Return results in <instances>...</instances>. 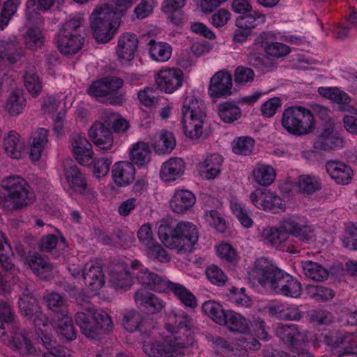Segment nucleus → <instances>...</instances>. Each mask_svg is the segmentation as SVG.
<instances>
[{"mask_svg": "<svg viewBox=\"0 0 357 357\" xmlns=\"http://www.w3.org/2000/svg\"><path fill=\"white\" fill-rule=\"evenodd\" d=\"M249 279L254 284L269 287L276 294L298 298L301 294V284L295 278L264 257L255 261Z\"/></svg>", "mask_w": 357, "mask_h": 357, "instance_id": "f257e3e1", "label": "nucleus"}, {"mask_svg": "<svg viewBox=\"0 0 357 357\" xmlns=\"http://www.w3.org/2000/svg\"><path fill=\"white\" fill-rule=\"evenodd\" d=\"M131 267L138 270L133 274L136 275L138 282L144 287L160 293L171 291L186 307L195 308L197 306L196 296L184 285L165 280L162 276L150 272L138 260L132 261Z\"/></svg>", "mask_w": 357, "mask_h": 357, "instance_id": "f03ea898", "label": "nucleus"}, {"mask_svg": "<svg viewBox=\"0 0 357 357\" xmlns=\"http://www.w3.org/2000/svg\"><path fill=\"white\" fill-rule=\"evenodd\" d=\"M158 234L166 247L179 252H192L199 238L197 227L192 222L183 221L175 226L160 224Z\"/></svg>", "mask_w": 357, "mask_h": 357, "instance_id": "7ed1b4c3", "label": "nucleus"}, {"mask_svg": "<svg viewBox=\"0 0 357 357\" xmlns=\"http://www.w3.org/2000/svg\"><path fill=\"white\" fill-rule=\"evenodd\" d=\"M36 195L23 177L11 175L2 179L0 184V201L5 207L19 210L32 204Z\"/></svg>", "mask_w": 357, "mask_h": 357, "instance_id": "20e7f679", "label": "nucleus"}, {"mask_svg": "<svg viewBox=\"0 0 357 357\" xmlns=\"http://www.w3.org/2000/svg\"><path fill=\"white\" fill-rule=\"evenodd\" d=\"M121 15L112 5L109 4H105L92 12L90 26L93 36L98 43H105L114 38Z\"/></svg>", "mask_w": 357, "mask_h": 357, "instance_id": "39448f33", "label": "nucleus"}, {"mask_svg": "<svg viewBox=\"0 0 357 357\" xmlns=\"http://www.w3.org/2000/svg\"><path fill=\"white\" fill-rule=\"evenodd\" d=\"M282 125L289 133L301 136L314 130L315 121L310 109L301 106H292L284 110Z\"/></svg>", "mask_w": 357, "mask_h": 357, "instance_id": "423d86ee", "label": "nucleus"}, {"mask_svg": "<svg viewBox=\"0 0 357 357\" xmlns=\"http://www.w3.org/2000/svg\"><path fill=\"white\" fill-rule=\"evenodd\" d=\"M192 319L183 311L172 312L168 315L167 330L178 342L177 346L188 347L194 343V333L192 330Z\"/></svg>", "mask_w": 357, "mask_h": 357, "instance_id": "0eeeda50", "label": "nucleus"}, {"mask_svg": "<svg viewBox=\"0 0 357 357\" xmlns=\"http://www.w3.org/2000/svg\"><path fill=\"white\" fill-rule=\"evenodd\" d=\"M21 314L33 322L36 327L46 326L49 319L40 309L37 299L27 289L22 292L18 300Z\"/></svg>", "mask_w": 357, "mask_h": 357, "instance_id": "6e6552de", "label": "nucleus"}, {"mask_svg": "<svg viewBox=\"0 0 357 357\" xmlns=\"http://www.w3.org/2000/svg\"><path fill=\"white\" fill-rule=\"evenodd\" d=\"M262 237L276 249L289 253L298 252L297 241L286 231L280 227H267L263 229Z\"/></svg>", "mask_w": 357, "mask_h": 357, "instance_id": "1a4fd4ad", "label": "nucleus"}, {"mask_svg": "<svg viewBox=\"0 0 357 357\" xmlns=\"http://www.w3.org/2000/svg\"><path fill=\"white\" fill-rule=\"evenodd\" d=\"M76 302L82 306L83 310H86V312L76 313L75 317L76 324L86 337L91 339L96 338L97 326L94 325L93 304L88 300V297L80 294L76 298Z\"/></svg>", "mask_w": 357, "mask_h": 357, "instance_id": "9d476101", "label": "nucleus"}, {"mask_svg": "<svg viewBox=\"0 0 357 357\" xmlns=\"http://www.w3.org/2000/svg\"><path fill=\"white\" fill-rule=\"evenodd\" d=\"M281 228L288 232L294 238L310 243L314 241V235L307 221L303 217L291 215L283 218L281 221Z\"/></svg>", "mask_w": 357, "mask_h": 357, "instance_id": "9b49d317", "label": "nucleus"}, {"mask_svg": "<svg viewBox=\"0 0 357 357\" xmlns=\"http://www.w3.org/2000/svg\"><path fill=\"white\" fill-rule=\"evenodd\" d=\"M181 124L204 126L206 114L202 101L194 96H188L183 102L181 108Z\"/></svg>", "mask_w": 357, "mask_h": 357, "instance_id": "f8f14e48", "label": "nucleus"}, {"mask_svg": "<svg viewBox=\"0 0 357 357\" xmlns=\"http://www.w3.org/2000/svg\"><path fill=\"white\" fill-rule=\"evenodd\" d=\"M250 199L257 208L273 213L285 209L284 201L269 190L257 189L250 194Z\"/></svg>", "mask_w": 357, "mask_h": 357, "instance_id": "ddd939ff", "label": "nucleus"}, {"mask_svg": "<svg viewBox=\"0 0 357 357\" xmlns=\"http://www.w3.org/2000/svg\"><path fill=\"white\" fill-rule=\"evenodd\" d=\"M232 76L227 70L216 72L211 78L208 87V96L213 100L225 98L232 94Z\"/></svg>", "mask_w": 357, "mask_h": 357, "instance_id": "4468645a", "label": "nucleus"}, {"mask_svg": "<svg viewBox=\"0 0 357 357\" xmlns=\"http://www.w3.org/2000/svg\"><path fill=\"white\" fill-rule=\"evenodd\" d=\"M178 342L171 335L162 342H155L145 346V352L149 357H183L184 347L177 346Z\"/></svg>", "mask_w": 357, "mask_h": 357, "instance_id": "2eb2a0df", "label": "nucleus"}, {"mask_svg": "<svg viewBox=\"0 0 357 357\" xmlns=\"http://www.w3.org/2000/svg\"><path fill=\"white\" fill-rule=\"evenodd\" d=\"M344 146V139L335 132V126L331 123L322 128L313 143V148L316 151H331Z\"/></svg>", "mask_w": 357, "mask_h": 357, "instance_id": "dca6fc26", "label": "nucleus"}, {"mask_svg": "<svg viewBox=\"0 0 357 357\" xmlns=\"http://www.w3.org/2000/svg\"><path fill=\"white\" fill-rule=\"evenodd\" d=\"M158 87L167 93H172L183 85V73L178 69H162L155 75Z\"/></svg>", "mask_w": 357, "mask_h": 357, "instance_id": "f3484780", "label": "nucleus"}, {"mask_svg": "<svg viewBox=\"0 0 357 357\" xmlns=\"http://www.w3.org/2000/svg\"><path fill=\"white\" fill-rule=\"evenodd\" d=\"M82 276L85 285L91 291H98L105 282L102 266L97 261H91L84 265Z\"/></svg>", "mask_w": 357, "mask_h": 357, "instance_id": "a211bd4d", "label": "nucleus"}, {"mask_svg": "<svg viewBox=\"0 0 357 357\" xmlns=\"http://www.w3.org/2000/svg\"><path fill=\"white\" fill-rule=\"evenodd\" d=\"M88 134L94 144L100 149L109 150L112 147V132L105 121H95L89 128Z\"/></svg>", "mask_w": 357, "mask_h": 357, "instance_id": "6ab92c4d", "label": "nucleus"}, {"mask_svg": "<svg viewBox=\"0 0 357 357\" xmlns=\"http://www.w3.org/2000/svg\"><path fill=\"white\" fill-rule=\"evenodd\" d=\"M222 156L218 153L206 155L197 165L199 175L206 180L215 178L222 171Z\"/></svg>", "mask_w": 357, "mask_h": 357, "instance_id": "aec40b11", "label": "nucleus"}, {"mask_svg": "<svg viewBox=\"0 0 357 357\" xmlns=\"http://www.w3.org/2000/svg\"><path fill=\"white\" fill-rule=\"evenodd\" d=\"M276 336L288 347H294L303 340L304 335L301 327L293 324H278L275 328Z\"/></svg>", "mask_w": 357, "mask_h": 357, "instance_id": "412c9836", "label": "nucleus"}, {"mask_svg": "<svg viewBox=\"0 0 357 357\" xmlns=\"http://www.w3.org/2000/svg\"><path fill=\"white\" fill-rule=\"evenodd\" d=\"M24 51L16 37L0 40V58L10 64L21 61Z\"/></svg>", "mask_w": 357, "mask_h": 357, "instance_id": "4be33fe9", "label": "nucleus"}, {"mask_svg": "<svg viewBox=\"0 0 357 357\" xmlns=\"http://www.w3.org/2000/svg\"><path fill=\"white\" fill-rule=\"evenodd\" d=\"M71 145L75 158L82 165H89L91 163L93 152L91 144L87 139L81 135L71 137Z\"/></svg>", "mask_w": 357, "mask_h": 357, "instance_id": "5701e85b", "label": "nucleus"}, {"mask_svg": "<svg viewBox=\"0 0 357 357\" xmlns=\"http://www.w3.org/2000/svg\"><path fill=\"white\" fill-rule=\"evenodd\" d=\"M135 301L143 311L151 314L160 312L165 306L162 300L142 289L135 292Z\"/></svg>", "mask_w": 357, "mask_h": 357, "instance_id": "b1692460", "label": "nucleus"}, {"mask_svg": "<svg viewBox=\"0 0 357 357\" xmlns=\"http://www.w3.org/2000/svg\"><path fill=\"white\" fill-rule=\"evenodd\" d=\"M135 168L128 161L116 162L112 168V177L115 184L119 187L130 185L135 179Z\"/></svg>", "mask_w": 357, "mask_h": 357, "instance_id": "393cba45", "label": "nucleus"}, {"mask_svg": "<svg viewBox=\"0 0 357 357\" xmlns=\"http://www.w3.org/2000/svg\"><path fill=\"white\" fill-rule=\"evenodd\" d=\"M138 47V39L135 34L126 32L119 38L116 54L121 61H130L135 56Z\"/></svg>", "mask_w": 357, "mask_h": 357, "instance_id": "a878e982", "label": "nucleus"}, {"mask_svg": "<svg viewBox=\"0 0 357 357\" xmlns=\"http://www.w3.org/2000/svg\"><path fill=\"white\" fill-rule=\"evenodd\" d=\"M84 40V37L80 35L58 33L56 46L62 54L65 56L74 55L82 49Z\"/></svg>", "mask_w": 357, "mask_h": 357, "instance_id": "bb28decb", "label": "nucleus"}, {"mask_svg": "<svg viewBox=\"0 0 357 357\" xmlns=\"http://www.w3.org/2000/svg\"><path fill=\"white\" fill-rule=\"evenodd\" d=\"M185 162L180 158H171L162 163L160 171V178L165 182L174 181L185 171Z\"/></svg>", "mask_w": 357, "mask_h": 357, "instance_id": "cd10ccee", "label": "nucleus"}, {"mask_svg": "<svg viewBox=\"0 0 357 357\" xmlns=\"http://www.w3.org/2000/svg\"><path fill=\"white\" fill-rule=\"evenodd\" d=\"M195 195L188 190H176L172 196L169 206L173 211L183 213L195 204Z\"/></svg>", "mask_w": 357, "mask_h": 357, "instance_id": "c85d7f7f", "label": "nucleus"}, {"mask_svg": "<svg viewBox=\"0 0 357 357\" xmlns=\"http://www.w3.org/2000/svg\"><path fill=\"white\" fill-rule=\"evenodd\" d=\"M326 170L338 184H347L351 180L353 170L344 162L331 160L326 163Z\"/></svg>", "mask_w": 357, "mask_h": 357, "instance_id": "c756f323", "label": "nucleus"}, {"mask_svg": "<svg viewBox=\"0 0 357 357\" xmlns=\"http://www.w3.org/2000/svg\"><path fill=\"white\" fill-rule=\"evenodd\" d=\"M65 176L70 188L75 192L84 193L87 188V182L80 169L71 162L64 167Z\"/></svg>", "mask_w": 357, "mask_h": 357, "instance_id": "7c9ffc66", "label": "nucleus"}, {"mask_svg": "<svg viewBox=\"0 0 357 357\" xmlns=\"http://www.w3.org/2000/svg\"><path fill=\"white\" fill-rule=\"evenodd\" d=\"M129 158L132 164L142 167L149 163L151 158V151L148 143L137 142L129 149Z\"/></svg>", "mask_w": 357, "mask_h": 357, "instance_id": "2f4dec72", "label": "nucleus"}, {"mask_svg": "<svg viewBox=\"0 0 357 357\" xmlns=\"http://www.w3.org/2000/svg\"><path fill=\"white\" fill-rule=\"evenodd\" d=\"M26 260L33 273L41 278H47V274L53 270V265L49 259L38 253L29 255Z\"/></svg>", "mask_w": 357, "mask_h": 357, "instance_id": "473e14b6", "label": "nucleus"}, {"mask_svg": "<svg viewBox=\"0 0 357 357\" xmlns=\"http://www.w3.org/2000/svg\"><path fill=\"white\" fill-rule=\"evenodd\" d=\"M24 142L20 135L15 130H10L4 137L3 146L8 156L14 159L21 158Z\"/></svg>", "mask_w": 357, "mask_h": 357, "instance_id": "72a5a7b5", "label": "nucleus"}, {"mask_svg": "<svg viewBox=\"0 0 357 357\" xmlns=\"http://www.w3.org/2000/svg\"><path fill=\"white\" fill-rule=\"evenodd\" d=\"M48 130L40 128H38L32 135V143L31 144L30 157L31 160L37 161L42 156L43 151L48 145Z\"/></svg>", "mask_w": 357, "mask_h": 357, "instance_id": "f704fd0d", "label": "nucleus"}, {"mask_svg": "<svg viewBox=\"0 0 357 357\" xmlns=\"http://www.w3.org/2000/svg\"><path fill=\"white\" fill-rule=\"evenodd\" d=\"M176 146L174 135L167 130H161L155 134L153 148L158 154L170 153Z\"/></svg>", "mask_w": 357, "mask_h": 357, "instance_id": "c9c22d12", "label": "nucleus"}, {"mask_svg": "<svg viewBox=\"0 0 357 357\" xmlns=\"http://www.w3.org/2000/svg\"><path fill=\"white\" fill-rule=\"evenodd\" d=\"M217 112L220 119L226 123H231L239 119L242 112L234 101H224L217 106Z\"/></svg>", "mask_w": 357, "mask_h": 357, "instance_id": "e433bc0d", "label": "nucleus"}, {"mask_svg": "<svg viewBox=\"0 0 357 357\" xmlns=\"http://www.w3.org/2000/svg\"><path fill=\"white\" fill-rule=\"evenodd\" d=\"M24 83L26 90L33 96H38L42 91L43 85L35 66L29 65L24 70Z\"/></svg>", "mask_w": 357, "mask_h": 357, "instance_id": "4c0bfd02", "label": "nucleus"}, {"mask_svg": "<svg viewBox=\"0 0 357 357\" xmlns=\"http://www.w3.org/2000/svg\"><path fill=\"white\" fill-rule=\"evenodd\" d=\"M252 174L255 181L263 186L271 185L276 176L275 171L271 165L261 163L256 165Z\"/></svg>", "mask_w": 357, "mask_h": 357, "instance_id": "58836bf2", "label": "nucleus"}, {"mask_svg": "<svg viewBox=\"0 0 357 357\" xmlns=\"http://www.w3.org/2000/svg\"><path fill=\"white\" fill-rule=\"evenodd\" d=\"M9 342L13 350L20 355H28L36 351L31 342L22 333L13 332Z\"/></svg>", "mask_w": 357, "mask_h": 357, "instance_id": "ea45409f", "label": "nucleus"}, {"mask_svg": "<svg viewBox=\"0 0 357 357\" xmlns=\"http://www.w3.org/2000/svg\"><path fill=\"white\" fill-rule=\"evenodd\" d=\"M326 344L334 348L343 345H349L351 348L357 347V335L347 333H332L327 335L324 339Z\"/></svg>", "mask_w": 357, "mask_h": 357, "instance_id": "a19ab883", "label": "nucleus"}, {"mask_svg": "<svg viewBox=\"0 0 357 357\" xmlns=\"http://www.w3.org/2000/svg\"><path fill=\"white\" fill-rule=\"evenodd\" d=\"M225 319V322L222 325L227 326L231 331L245 333L249 331L248 320L234 311H227Z\"/></svg>", "mask_w": 357, "mask_h": 357, "instance_id": "79ce46f5", "label": "nucleus"}, {"mask_svg": "<svg viewBox=\"0 0 357 357\" xmlns=\"http://www.w3.org/2000/svg\"><path fill=\"white\" fill-rule=\"evenodd\" d=\"M55 319L58 335L68 342L75 340L77 337L76 331L73 326V319L68 316V314Z\"/></svg>", "mask_w": 357, "mask_h": 357, "instance_id": "37998d69", "label": "nucleus"}, {"mask_svg": "<svg viewBox=\"0 0 357 357\" xmlns=\"http://www.w3.org/2000/svg\"><path fill=\"white\" fill-rule=\"evenodd\" d=\"M297 187L301 193L312 195L321 189L320 178L313 174L301 175L298 178Z\"/></svg>", "mask_w": 357, "mask_h": 357, "instance_id": "c03bdc74", "label": "nucleus"}, {"mask_svg": "<svg viewBox=\"0 0 357 357\" xmlns=\"http://www.w3.org/2000/svg\"><path fill=\"white\" fill-rule=\"evenodd\" d=\"M44 300L48 308L55 313V318L68 314L66 301L61 294L56 292L49 293L44 296Z\"/></svg>", "mask_w": 357, "mask_h": 357, "instance_id": "a18cd8bd", "label": "nucleus"}, {"mask_svg": "<svg viewBox=\"0 0 357 357\" xmlns=\"http://www.w3.org/2000/svg\"><path fill=\"white\" fill-rule=\"evenodd\" d=\"M149 54L153 60L158 62L167 61L172 54V47L167 43L155 42L151 40L149 43Z\"/></svg>", "mask_w": 357, "mask_h": 357, "instance_id": "49530a36", "label": "nucleus"}, {"mask_svg": "<svg viewBox=\"0 0 357 357\" xmlns=\"http://www.w3.org/2000/svg\"><path fill=\"white\" fill-rule=\"evenodd\" d=\"M203 312L214 322L222 325L225 322V311L218 302L212 300L205 301L202 306Z\"/></svg>", "mask_w": 357, "mask_h": 357, "instance_id": "de8ad7c7", "label": "nucleus"}, {"mask_svg": "<svg viewBox=\"0 0 357 357\" xmlns=\"http://www.w3.org/2000/svg\"><path fill=\"white\" fill-rule=\"evenodd\" d=\"M109 284L116 289L127 290L132 284V276L126 270L113 271L110 273Z\"/></svg>", "mask_w": 357, "mask_h": 357, "instance_id": "09e8293b", "label": "nucleus"}, {"mask_svg": "<svg viewBox=\"0 0 357 357\" xmlns=\"http://www.w3.org/2000/svg\"><path fill=\"white\" fill-rule=\"evenodd\" d=\"M302 266L305 275L314 281H324L328 277V271L317 262L306 261L303 262Z\"/></svg>", "mask_w": 357, "mask_h": 357, "instance_id": "8fccbe9b", "label": "nucleus"}, {"mask_svg": "<svg viewBox=\"0 0 357 357\" xmlns=\"http://www.w3.org/2000/svg\"><path fill=\"white\" fill-rule=\"evenodd\" d=\"M24 39L26 47L31 50L41 48L45 41L44 33L38 27L29 28L24 34Z\"/></svg>", "mask_w": 357, "mask_h": 357, "instance_id": "3c124183", "label": "nucleus"}, {"mask_svg": "<svg viewBox=\"0 0 357 357\" xmlns=\"http://www.w3.org/2000/svg\"><path fill=\"white\" fill-rule=\"evenodd\" d=\"M318 93L320 96L339 105H346L351 101L347 93L336 87H319Z\"/></svg>", "mask_w": 357, "mask_h": 357, "instance_id": "603ef678", "label": "nucleus"}, {"mask_svg": "<svg viewBox=\"0 0 357 357\" xmlns=\"http://www.w3.org/2000/svg\"><path fill=\"white\" fill-rule=\"evenodd\" d=\"M255 144V139L250 137H238L231 142L232 151L238 155H249L252 153Z\"/></svg>", "mask_w": 357, "mask_h": 357, "instance_id": "864d4df0", "label": "nucleus"}, {"mask_svg": "<svg viewBox=\"0 0 357 357\" xmlns=\"http://www.w3.org/2000/svg\"><path fill=\"white\" fill-rule=\"evenodd\" d=\"M123 326L126 331L131 333L143 331L142 314L135 310L128 311L123 315Z\"/></svg>", "mask_w": 357, "mask_h": 357, "instance_id": "5fc2aeb1", "label": "nucleus"}, {"mask_svg": "<svg viewBox=\"0 0 357 357\" xmlns=\"http://www.w3.org/2000/svg\"><path fill=\"white\" fill-rule=\"evenodd\" d=\"M25 105L26 99L23 95L13 91L10 93L6 101V108L10 115L16 116L22 112Z\"/></svg>", "mask_w": 357, "mask_h": 357, "instance_id": "6e6d98bb", "label": "nucleus"}, {"mask_svg": "<svg viewBox=\"0 0 357 357\" xmlns=\"http://www.w3.org/2000/svg\"><path fill=\"white\" fill-rule=\"evenodd\" d=\"M104 79L110 95L108 98L109 102L113 105H121L123 102V96L118 93L113 94V93L123 86L124 84L123 79L117 77H107Z\"/></svg>", "mask_w": 357, "mask_h": 357, "instance_id": "4d7b16f0", "label": "nucleus"}, {"mask_svg": "<svg viewBox=\"0 0 357 357\" xmlns=\"http://www.w3.org/2000/svg\"><path fill=\"white\" fill-rule=\"evenodd\" d=\"M138 99L142 105L151 108L159 105L164 98L158 95L157 89L146 87L138 92Z\"/></svg>", "mask_w": 357, "mask_h": 357, "instance_id": "13d9d810", "label": "nucleus"}, {"mask_svg": "<svg viewBox=\"0 0 357 357\" xmlns=\"http://www.w3.org/2000/svg\"><path fill=\"white\" fill-rule=\"evenodd\" d=\"M266 20L265 15L257 11L241 16L236 20V26L238 28H245L248 30L256 27L258 24L264 23Z\"/></svg>", "mask_w": 357, "mask_h": 357, "instance_id": "bf43d9fd", "label": "nucleus"}, {"mask_svg": "<svg viewBox=\"0 0 357 357\" xmlns=\"http://www.w3.org/2000/svg\"><path fill=\"white\" fill-rule=\"evenodd\" d=\"M21 0H7L0 14V29L3 30L8 24L11 17L17 12Z\"/></svg>", "mask_w": 357, "mask_h": 357, "instance_id": "052dcab7", "label": "nucleus"}, {"mask_svg": "<svg viewBox=\"0 0 357 357\" xmlns=\"http://www.w3.org/2000/svg\"><path fill=\"white\" fill-rule=\"evenodd\" d=\"M230 208L242 226L245 228H250L252 226L253 221L243 204L234 200L231 201Z\"/></svg>", "mask_w": 357, "mask_h": 357, "instance_id": "680f3d73", "label": "nucleus"}, {"mask_svg": "<svg viewBox=\"0 0 357 357\" xmlns=\"http://www.w3.org/2000/svg\"><path fill=\"white\" fill-rule=\"evenodd\" d=\"M103 117L109 128H112L115 132H124L129 127V123L126 120L119 118L114 113L110 111L105 112Z\"/></svg>", "mask_w": 357, "mask_h": 357, "instance_id": "e2e57ef3", "label": "nucleus"}, {"mask_svg": "<svg viewBox=\"0 0 357 357\" xmlns=\"http://www.w3.org/2000/svg\"><path fill=\"white\" fill-rule=\"evenodd\" d=\"M94 325L97 328V336L101 330L109 331L112 328V321L109 314L103 310H96L93 306Z\"/></svg>", "mask_w": 357, "mask_h": 357, "instance_id": "0e129e2a", "label": "nucleus"}, {"mask_svg": "<svg viewBox=\"0 0 357 357\" xmlns=\"http://www.w3.org/2000/svg\"><path fill=\"white\" fill-rule=\"evenodd\" d=\"M310 321L316 323L319 326L329 325L334 322L333 314L324 309L312 310L309 314Z\"/></svg>", "mask_w": 357, "mask_h": 357, "instance_id": "69168bd1", "label": "nucleus"}, {"mask_svg": "<svg viewBox=\"0 0 357 357\" xmlns=\"http://www.w3.org/2000/svg\"><path fill=\"white\" fill-rule=\"evenodd\" d=\"M146 250L147 256L151 259H156L160 262H168L171 259V256L167 250L157 241Z\"/></svg>", "mask_w": 357, "mask_h": 357, "instance_id": "338daca9", "label": "nucleus"}, {"mask_svg": "<svg viewBox=\"0 0 357 357\" xmlns=\"http://www.w3.org/2000/svg\"><path fill=\"white\" fill-rule=\"evenodd\" d=\"M206 274L208 280L218 286H223L227 281V277L217 266L211 265L206 269Z\"/></svg>", "mask_w": 357, "mask_h": 357, "instance_id": "774afa93", "label": "nucleus"}]
</instances>
